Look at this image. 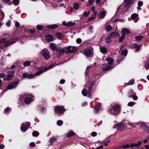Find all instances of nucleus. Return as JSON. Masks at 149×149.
I'll use <instances>...</instances> for the list:
<instances>
[{
  "instance_id": "f257e3e1",
  "label": "nucleus",
  "mask_w": 149,
  "mask_h": 149,
  "mask_svg": "<svg viewBox=\"0 0 149 149\" xmlns=\"http://www.w3.org/2000/svg\"><path fill=\"white\" fill-rule=\"evenodd\" d=\"M77 51V48L74 46H69L68 47H63L62 49L58 48L56 51L59 54L58 57L60 58L62 55L66 52L67 54L70 53H73L76 52Z\"/></svg>"
},
{
  "instance_id": "f03ea898",
  "label": "nucleus",
  "mask_w": 149,
  "mask_h": 149,
  "mask_svg": "<svg viewBox=\"0 0 149 149\" xmlns=\"http://www.w3.org/2000/svg\"><path fill=\"white\" fill-rule=\"evenodd\" d=\"M65 111V108L63 106L57 105L55 107L54 109V113L58 116L60 115L61 114H63V112Z\"/></svg>"
},
{
  "instance_id": "7ed1b4c3",
  "label": "nucleus",
  "mask_w": 149,
  "mask_h": 149,
  "mask_svg": "<svg viewBox=\"0 0 149 149\" xmlns=\"http://www.w3.org/2000/svg\"><path fill=\"white\" fill-rule=\"evenodd\" d=\"M112 109H110V111L112 114L117 115L120 112V107L118 104H115L114 106H111Z\"/></svg>"
},
{
  "instance_id": "20e7f679",
  "label": "nucleus",
  "mask_w": 149,
  "mask_h": 149,
  "mask_svg": "<svg viewBox=\"0 0 149 149\" xmlns=\"http://www.w3.org/2000/svg\"><path fill=\"white\" fill-rule=\"evenodd\" d=\"M18 40V38L17 37H15V38L10 39V40H7L6 43L4 44L5 47H7L9 45L15 43L17 40Z\"/></svg>"
},
{
  "instance_id": "39448f33",
  "label": "nucleus",
  "mask_w": 149,
  "mask_h": 149,
  "mask_svg": "<svg viewBox=\"0 0 149 149\" xmlns=\"http://www.w3.org/2000/svg\"><path fill=\"white\" fill-rule=\"evenodd\" d=\"M30 126V123L29 122L27 123L26 124L23 123L21 126V130L23 132H25Z\"/></svg>"
},
{
  "instance_id": "423d86ee",
  "label": "nucleus",
  "mask_w": 149,
  "mask_h": 149,
  "mask_svg": "<svg viewBox=\"0 0 149 149\" xmlns=\"http://www.w3.org/2000/svg\"><path fill=\"white\" fill-rule=\"evenodd\" d=\"M19 83V82L17 81L12 82L8 86L7 89H11L13 88H15L16 86Z\"/></svg>"
},
{
  "instance_id": "0eeeda50",
  "label": "nucleus",
  "mask_w": 149,
  "mask_h": 149,
  "mask_svg": "<svg viewBox=\"0 0 149 149\" xmlns=\"http://www.w3.org/2000/svg\"><path fill=\"white\" fill-rule=\"evenodd\" d=\"M133 0H124V3H125L126 4L124 6V7L125 8H127V10H128V9L130 7L131 5L133 3Z\"/></svg>"
},
{
  "instance_id": "6e6552de",
  "label": "nucleus",
  "mask_w": 149,
  "mask_h": 149,
  "mask_svg": "<svg viewBox=\"0 0 149 149\" xmlns=\"http://www.w3.org/2000/svg\"><path fill=\"white\" fill-rule=\"evenodd\" d=\"M116 125L117 130L120 131L123 130L125 128L124 124L122 122L117 124Z\"/></svg>"
},
{
  "instance_id": "1a4fd4ad",
  "label": "nucleus",
  "mask_w": 149,
  "mask_h": 149,
  "mask_svg": "<svg viewBox=\"0 0 149 149\" xmlns=\"http://www.w3.org/2000/svg\"><path fill=\"white\" fill-rule=\"evenodd\" d=\"M41 54L42 56L45 60H47L50 57V55L49 54L47 51L45 50H42Z\"/></svg>"
},
{
  "instance_id": "9d476101",
  "label": "nucleus",
  "mask_w": 149,
  "mask_h": 149,
  "mask_svg": "<svg viewBox=\"0 0 149 149\" xmlns=\"http://www.w3.org/2000/svg\"><path fill=\"white\" fill-rule=\"evenodd\" d=\"M15 73V72L14 70L8 71V75L7 76L8 80H10L14 76Z\"/></svg>"
},
{
  "instance_id": "9b49d317",
  "label": "nucleus",
  "mask_w": 149,
  "mask_h": 149,
  "mask_svg": "<svg viewBox=\"0 0 149 149\" xmlns=\"http://www.w3.org/2000/svg\"><path fill=\"white\" fill-rule=\"evenodd\" d=\"M84 53L86 56H90L92 54L91 50L88 48H86L84 50Z\"/></svg>"
},
{
  "instance_id": "f8f14e48",
  "label": "nucleus",
  "mask_w": 149,
  "mask_h": 149,
  "mask_svg": "<svg viewBox=\"0 0 149 149\" xmlns=\"http://www.w3.org/2000/svg\"><path fill=\"white\" fill-rule=\"evenodd\" d=\"M48 69L47 68H43L42 70H39L38 72H36L35 74V76H38L43 72H45Z\"/></svg>"
},
{
  "instance_id": "ddd939ff",
  "label": "nucleus",
  "mask_w": 149,
  "mask_h": 149,
  "mask_svg": "<svg viewBox=\"0 0 149 149\" xmlns=\"http://www.w3.org/2000/svg\"><path fill=\"white\" fill-rule=\"evenodd\" d=\"M77 135V134L75 133L74 132L70 130L67 133L66 135L67 137H70L72 136H74Z\"/></svg>"
},
{
  "instance_id": "4468645a",
  "label": "nucleus",
  "mask_w": 149,
  "mask_h": 149,
  "mask_svg": "<svg viewBox=\"0 0 149 149\" xmlns=\"http://www.w3.org/2000/svg\"><path fill=\"white\" fill-rule=\"evenodd\" d=\"M45 38L46 40L48 41H52L53 37L52 35L49 34L46 36Z\"/></svg>"
},
{
  "instance_id": "2eb2a0df",
  "label": "nucleus",
  "mask_w": 149,
  "mask_h": 149,
  "mask_svg": "<svg viewBox=\"0 0 149 149\" xmlns=\"http://www.w3.org/2000/svg\"><path fill=\"white\" fill-rule=\"evenodd\" d=\"M122 34H123L125 35V36L126 34H129L130 33V31L128 29L126 28H124L123 29L121 32Z\"/></svg>"
},
{
  "instance_id": "dca6fc26",
  "label": "nucleus",
  "mask_w": 149,
  "mask_h": 149,
  "mask_svg": "<svg viewBox=\"0 0 149 149\" xmlns=\"http://www.w3.org/2000/svg\"><path fill=\"white\" fill-rule=\"evenodd\" d=\"M132 47L134 48L135 49L136 51H139L140 49V45H137L136 43H134L132 45Z\"/></svg>"
},
{
  "instance_id": "f3484780",
  "label": "nucleus",
  "mask_w": 149,
  "mask_h": 149,
  "mask_svg": "<svg viewBox=\"0 0 149 149\" xmlns=\"http://www.w3.org/2000/svg\"><path fill=\"white\" fill-rule=\"evenodd\" d=\"M58 27L57 25L55 24H54L48 25L47 26V28L48 29H54Z\"/></svg>"
},
{
  "instance_id": "a211bd4d",
  "label": "nucleus",
  "mask_w": 149,
  "mask_h": 149,
  "mask_svg": "<svg viewBox=\"0 0 149 149\" xmlns=\"http://www.w3.org/2000/svg\"><path fill=\"white\" fill-rule=\"evenodd\" d=\"M50 47L52 48L53 51H56L58 48H57L56 46L54 43H51L50 44Z\"/></svg>"
},
{
  "instance_id": "6ab92c4d",
  "label": "nucleus",
  "mask_w": 149,
  "mask_h": 149,
  "mask_svg": "<svg viewBox=\"0 0 149 149\" xmlns=\"http://www.w3.org/2000/svg\"><path fill=\"white\" fill-rule=\"evenodd\" d=\"M88 98H91V94L92 91V88L91 87H88Z\"/></svg>"
},
{
  "instance_id": "aec40b11",
  "label": "nucleus",
  "mask_w": 149,
  "mask_h": 149,
  "mask_svg": "<svg viewBox=\"0 0 149 149\" xmlns=\"http://www.w3.org/2000/svg\"><path fill=\"white\" fill-rule=\"evenodd\" d=\"M100 51L103 54H106L107 51V49L105 47H100Z\"/></svg>"
},
{
  "instance_id": "412c9836",
  "label": "nucleus",
  "mask_w": 149,
  "mask_h": 149,
  "mask_svg": "<svg viewBox=\"0 0 149 149\" xmlns=\"http://www.w3.org/2000/svg\"><path fill=\"white\" fill-rule=\"evenodd\" d=\"M6 38H3L0 39V48H2L3 47L1 46V43H4V44L5 43H6L7 41Z\"/></svg>"
},
{
  "instance_id": "4be33fe9",
  "label": "nucleus",
  "mask_w": 149,
  "mask_h": 149,
  "mask_svg": "<svg viewBox=\"0 0 149 149\" xmlns=\"http://www.w3.org/2000/svg\"><path fill=\"white\" fill-rule=\"evenodd\" d=\"M135 93L134 92V91L130 89L128 92L127 96L129 97H132V95L133 94Z\"/></svg>"
},
{
  "instance_id": "5701e85b",
  "label": "nucleus",
  "mask_w": 149,
  "mask_h": 149,
  "mask_svg": "<svg viewBox=\"0 0 149 149\" xmlns=\"http://www.w3.org/2000/svg\"><path fill=\"white\" fill-rule=\"evenodd\" d=\"M106 11H102L101 13L99 15L100 17V19L104 18L106 15Z\"/></svg>"
},
{
  "instance_id": "b1692460",
  "label": "nucleus",
  "mask_w": 149,
  "mask_h": 149,
  "mask_svg": "<svg viewBox=\"0 0 149 149\" xmlns=\"http://www.w3.org/2000/svg\"><path fill=\"white\" fill-rule=\"evenodd\" d=\"M119 33L117 32H113L111 33V37L114 38L116 37H118L119 36Z\"/></svg>"
},
{
  "instance_id": "393cba45",
  "label": "nucleus",
  "mask_w": 149,
  "mask_h": 149,
  "mask_svg": "<svg viewBox=\"0 0 149 149\" xmlns=\"http://www.w3.org/2000/svg\"><path fill=\"white\" fill-rule=\"evenodd\" d=\"M55 36L58 39L61 40L62 38V35L60 33L57 32L55 34Z\"/></svg>"
},
{
  "instance_id": "a878e982",
  "label": "nucleus",
  "mask_w": 149,
  "mask_h": 149,
  "mask_svg": "<svg viewBox=\"0 0 149 149\" xmlns=\"http://www.w3.org/2000/svg\"><path fill=\"white\" fill-rule=\"evenodd\" d=\"M31 98L30 97H26L24 100V102L26 104H29L31 102Z\"/></svg>"
},
{
  "instance_id": "bb28decb",
  "label": "nucleus",
  "mask_w": 149,
  "mask_h": 149,
  "mask_svg": "<svg viewBox=\"0 0 149 149\" xmlns=\"http://www.w3.org/2000/svg\"><path fill=\"white\" fill-rule=\"evenodd\" d=\"M112 67L110 66H108L106 67H103L102 70L103 71H107L112 68Z\"/></svg>"
},
{
  "instance_id": "cd10ccee",
  "label": "nucleus",
  "mask_w": 149,
  "mask_h": 149,
  "mask_svg": "<svg viewBox=\"0 0 149 149\" xmlns=\"http://www.w3.org/2000/svg\"><path fill=\"white\" fill-rule=\"evenodd\" d=\"M79 7V5L77 3H75L73 4V8L76 10H78Z\"/></svg>"
},
{
  "instance_id": "c85d7f7f",
  "label": "nucleus",
  "mask_w": 149,
  "mask_h": 149,
  "mask_svg": "<svg viewBox=\"0 0 149 149\" xmlns=\"http://www.w3.org/2000/svg\"><path fill=\"white\" fill-rule=\"evenodd\" d=\"M106 60L107 61L108 63L109 64H111L113 62V59L109 57H107L106 59Z\"/></svg>"
},
{
  "instance_id": "c756f323",
  "label": "nucleus",
  "mask_w": 149,
  "mask_h": 149,
  "mask_svg": "<svg viewBox=\"0 0 149 149\" xmlns=\"http://www.w3.org/2000/svg\"><path fill=\"white\" fill-rule=\"evenodd\" d=\"M127 52L128 51L126 49L122 50L121 52L122 55L124 56H126L127 55Z\"/></svg>"
},
{
  "instance_id": "7c9ffc66",
  "label": "nucleus",
  "mask_w": 149,
  "mask_h": 149,
  "mask_svg": "<svg viewBox=\"0 0 149 149\" xmlns=\"http://www.w3.org/2000/svg\"><path fill=\"white\" fill-rule=\"evenodd\" d=\"M88 87H91V88H92L94 85V81L91 80H90L88 82Z\"/></svg>"
},
{
  "instance_id": "2f4dec72",
  "label": "nucleus",
  "mask_w": 149,
  "mask_h": 149,
  "mask_svg": "<svg viewBox=\"0 0 149 149\" xmlns=\"http://www.w3.org/2000/svg\"><path fill=\"white\" fill-rule=\"evenodd\" d=\"M82 94L84 96H86L88 94V91L87 90L85 89H83L82 91Z\"/></svg>"
},
{
  "instance_id": "473e14b6",
  "label": "nucleus",
  "mask_w": 149,
  "mask_h": 149,
  "mask_svg": "<svg viewBox=\"0 0 149 149\" xmlns=\"http://www.w3.org/2000/svg\"><path fill=\"white\" fill-rule=\"evenodd\" d=\"M143 38V37L141 36H136L135 37V40L136 41H139Z\"/></svg>"
},
{
  "instance_id": "72a5a7b5",
  "label": "nucleus",
  "mask_w": 149,
  "mask_h": 149,
  "mask_svg": "<svg viewBox=\"0 0 149 149\" xmlns=\"http://www.w3.org/2000/svg\"><path fill=\"white\" fill-rule=\"evenodd\" d=\"M94 0H89L88 2V4H86V6L87 7L90 6L93 3Z\"/></svg>"
},
{
  "instance_id": "f704fd0d",
  "label": "nucleus",
  "mask_w": 149,
  "mask_h": 149,
  "mask_svg": "<svg viewBox=\"0 0 149 149\" xmlns=\"http://www.w3.org/2000/svg\"><path fill=\"white\" fill-rule=\"evenodd\" d=\"M138 16V14L134 13L132 15H131V18L132 19H134L136 18Z\"/></svg>"
},
{
  "instance_id": "c9c22d12",
  "label": "nucleus",
  "mask_w": 149,
  "mask_h": 149,
  "mask_svg": "<svg viewBox=\"0 0 149 149\" xmlns=\"http://www.w3.org/2000/svg\"><path fill=\"white\" fill-rule=\"evenodd\" d=\"M125 35L123 34L122 36L120 37L119 39V42H122L125 39Z\"/></svg>"
},
{
  "instance_id": "e433bc0d",
  "label": "nucleus",
  "mask_w": 149,
  "mask_h": 149,
  "mask_svg": "<svg viewBox=\"0 0 149 149\" xmlns=\"http://www.w3.org/2000/svg\"><path fill=\"white\" fill-rule=\"evenodd\" d=\"M106 29L107 32H109L112 29V26L110 25H109L106 26Z\"/></svg>"
},
{
  "instance_id": "4c0bfd02",
  "label": "nucleus",
  "mask_w": 149,
  "mask_h": 149,
  "mask_svg": "<svg viewBox=\"0 0 149 149\" xmlns=\"http://www.w3.org/2000/svg\"><path fill=\"white\" fill-rule=\"evenodd\" d=\"M31 64V62L29 61H26L23 63V65L25 67Z\"/></svg>"
},
{
  "instance_id": "58836bf2",
  "label": "nucleus",
  "mask_w": 149,
  "mask_h": 149,
  "mask_svg": "<svg viewBox=\"0 0 149 149\" xmlns=\"http://www.w3.org/2000/svg\"><path fill=\"white\" fill-rule=\"evenodd\" d=\"M39 134V133L37 131H34L32 132V135L33 136L37 137Z\"/></svg>"
},
{
  "instance_id": "ea45409f",
  "label": "nucleus",
  "mask_w": 149,
  "mask_h": 149,
  "mask_svg": "<svg viewBox=\"0 0 149 149\" xmlns=\"http://www.w3.org/2000/svg\"><path fill=\"white\" fill-rule=\"evenodd\" d=\"M76 24L75 22H68V26H72L75 25Z\"/></svg>"
},
{
  "instance_id": "a19ab883",
  "label": "nucleus",
  "mask_w": 149,
  "mask_h": 149,
  "mask_svg": "<svg viewBox=\"0 0 149 149\" xmlns=\"http://www.w3.org/2000/svg\"><path fill=\"white\" fill-rule=\"evenodd\" d=\"M142 143V142L139 141L137 143H135V147L137 148H139Z\"/></svg>"
},
{
  "instance_id": "79ce46f5",
  "label": "nucleus",
  "mask_w": 149,
  "mask_h": 149,
  "mask_svg": "<svg viewBox=\"0 0 149 149\" xmlns=\"http://www.w3.org/2000/svg\"><path fill=\"white\" fill-rule=\"evenodd\" d=\"M56 140V138L54 137H53L52 138L50 139H49V142L50 143V144L53 143L54 141Z\"/></svg>"
},
{
  "instance_id": "37998d69",
  "label": "nucleus",
  "mask_w": 149,
  "mask_h": 149,
  "mask_svg": "<svg viewBox=\"0 0 149 149\" xmlns=\"http://www.w3.org/2000/svg\"><path fill=\"white\" fill-rule=\"evenodd\" d=\"M2 1L6 3H8V4L9 5H10L12 4V2H10V0H2Z\"/></svg>"
},
{
  "instance_id": "c03bdc74",
  "label": "nucleus",
  "mask_w": 149,
  "mask_h": 149,
  "mask_svg": "<svg viewBox=\"0 0 149 149\" xmlns=\"http://www.w3.org/2000/svg\"><path fill=\"white\" fill-rule=\"evenodd\" d=\"M63 123V121L61 120H59L57 121V124L59 126H61Z\"/></svg>"
},
{
  "instance_id": "a18cd8bd",
  "label": "nucleus",
  "mask_w": 149,
  "mask_h": 149,
  "mask_svg": "<svg viewBox=\"0 0 149 149\" xmlns=\"http://www.w3.org/2000/svg\"><path fill=\"white\" fill-rule=\"evenodd\" d=\"M118 21L120 22H125V19H115L114 21V22H117Z\"/></svg>"
},
{
  "instance_id": "49530a36",
  "label": "nucleus",
  "mask_w": 149,
  "mask_h": 149,
  "mask_svg": "<svg viewBox=\"0 0 149 149\" xmlns=\"http://www.w3.org/2000/svg\"><path fill=\"white\" fill-rule=\"evenodd\" d=\"M105 40L106 42L107 43L111 42V37L110 36H108L106 38H105Z\"/></svg>"
},
{
  "instance_id": "de8ad7c7",
  "label": "nucleus",
  "mask_w": 149,
  "mask_h": 149,
  "mask_svg": "<svg viewBox=\"0 0 149 149\" xmlns=\"http://www.w3.org/2000/svg\"><path fill=\"white\" fill-rule=\"evenodd\" d=\"M13 4L15 6L17 5L19 2V0H13Z\"/></svg>"
},
{
  "instance_id": "09e8293b",
  "label": "nucleus",
  "mask_w": 149,
  "mask_h": 149,
  "mask_svg": "<svg viewBox=\"0 0 149 149\" xmlns=\"http://www.w3.org/2000/svg\"><path fill=\"white\" fill-rule=\"evenodd\" d=\"M43 26L42 25H38L37 26L36 29L38 30H41L43 28Z\"/></svg>"
},
{
  "instance_id": "8fccbe9b",
  "label": "nucleus",
  "mask_w": 149,
  "mask_h": 149,
  "mask_svg": "<svg viewBox=\"0 0 149 149\" xmlns=\"http://www.w3.org/2000/svg\"><path fill=\"white\" fill-rule=\"evenodd\" d=\"M121 6H120L117 8V11L115 13V15H118V12L120 11V12H121V11L122 10L121 9Z\"/></svg>"
},
{
  "instance_id": "3c124183",
  "label": "nucleus",
  "mask_w": 149,
  "mask_h": 149,
  "mask_svg": "<svg viewBox=\"0 0 149 149\" xmlns=\"http://www.w3.org/2000/svg\"><path fill=\"white\" fill-rule=\"evenodd\" d=\"M122 147L123 148L126 149L129 148L130 147V146L129 144L127 143L125 145L122 146Z\"/></svg>"
},
{
  "instance_id": "603ef678",
  "label": "nucleus",
  "mask_w": 149,
  "mask_h": 149,
  "mask_svg": "<svg viewBox=\"0 0 149 149\" xmlns=\"http://www.w3.org/2000/svg\"><path fill=\"white\" fill-rule=\"evenodd\" d=\"M35 77L34 74H29L28 75V78L29 79H31L34 78Z\"/></svg>"
},
{
  "instance_id": "864d4df0",
  "label": "nucleus",
  "mask_w": 149,
  "mask_h": 149,
  "mask_svg": "<svg viewBox=\"0 0 149 149\" xmlns=\"http://www.w3.org/2000/svg\"><path fill=\"white\" fill-rule=\"evenodd\" d=\"M146 126L147 125H146L144 123H142L140 125V127L141 128L144 129Z\"/></svg>"
},
{
  "instance_id": "5fc2aeb1",
  "label": "nucleus",
  "mask_w": 149,
  "mask_h": 149,
  "mask_svg": "<svg viewBox=\"0 0 149 149\" xmlns=\"http://www.w3.org/2000/svg\"><path fill=\"white\" fill-rule=\"evenodd\" d=\"M144 131L147 133H149V127L147 125L146 127L144 129Z\"/></svg>"
},
{
  "instance_id": "6e6d98bb",
  "label": "nucleus",
  "mask_w": 149,
  "mask_h": 149,
  "mask_svg": "<svg viewBox=\"0 0 149 149\" xmlns=\"http://www.w3.org/2000/svg\"><path fill=\"white\" fill-rule=\"evenodd\" d=\"M135 104V103L133 102H129L127 105L131 107L134 105Z\"/></svg>"
},
{
  "instance_id": "4d7b16f0",
  "label": "nucleus",
  "mask_w": 149,
  "mask_h": 149,
  "mask_svg": "<svg viewBox=\"0 0 149 149\" xmlns=\"http://www.w3.org/2000/svg\"><path fill=\"white\" fill-rule=\"evenodd\" d=\"M90 13V11L86 12V11L83 13V15L86 17L88 16V15Z\"/></svg>"
},
{
  "instance_id": "13d9d810",
  "label": "nucleus",
  "mask_w": 149,
  "mask_h": 149,
  "mask_svg": "<svg viewBox=\"0 0 149 149\" xmlns=\"http://www.w3.org/2000/svg\"><path fill=\"white\" fill-rule=\"evenodd\" d=\"M145 68L147 70L149 69V61L148 63H146L145 64Z\"/></svg>"
},
{
  "instance_id": "bf43d9fd",
  "label": "nucleus",
  "mask_w": 149,
  "mask_h": 149,
  "mask_svg": "<svg viewBox=\"0 0 149 149\" xmlns=\"http://www.w3.org/2000/svg\"><path fill=\"white\" fill-rule=\"evenodd\" d=\"M134 80L132 79L130 80L128 84L129 85H132L134 84Z\"/></svg>"
},
{
  "instance_id": "052dcab7",
  "label": "nucleus",
  "mask_w": 149,
  "mask_h": 149,
  "mask_svg": "<svg viewBox=\"0 0 149 149\" xmlns=\"http://www.w3.org/2000/svg\"><path fill=\"white\" fill-rule=\"evenodd\" d=\"M76 42L78 44H80L81 43L82 40L80 38H78L76 39Z\"/></svg>"
},
{
  "instance_id": "680f3d73",
  "label": "nucleus",
  "mask_w": 149,
  "mask_h": 149,
  "mask_svg": "<svg viewBox=\"0 0 149 149\" xmlns=\"http://www.w3.org/2000/svg\"><path fill=\"white\" fill-rule=\"evenodd\" d=\"M143 2L141 1H139L138 2V6L139 7H141L143 5Z\"/></svg>"
},
{
  "instance_id": "e2e57ef3",
  "label": "nucleus",
  "mask_w": 149,
  "mask_h": 149,
  "mask_svg": "<svg viewBox=\"0 0 149 149\" xmlns=\"http://www.w3.org/2000/svg\"><path fill=\"white\" fill-rule=\"evenodd\" d=\"M11 21L10 20H8L6 23V26L8 27H9L10 26Z\"/></svg>"
},
{
  "instance_id": "0e129e2a",
  "label": "nucleus",
  "mask_w": 149,
  "mask_h": 149,
  "mask_svg": "<svg viewBox=\"0 0 149 149\" xmlns=\"http://www.w3.org/2000/svg\"><path fill=\"white\" fill-rule=\"evenodd\" d=\"M95 18L94 17V16H93L92 17H91L90 18H88V20L87 21V22H88L89 21H90L91 20H93L95 19Z\"/></svg>"
},
{
  "instance_id": "69168bd1",
  "label": "nucleus",
  "mask_w": 149,
  "mask_h": 149,
  "mask_svg": "<svg viewBox=\"0 0 149 149\" xmlns=\"http://www.w3.org/2000/svg\"><path fill=\"white\" fill-rule=\"evenodd\" d=\"M36 145L35 143L33 142H31L30 143V146L31 147H34Z\"/></svg>"
},
{
  "instance_id": "338daca9",
  "label": "nucleus",
  "mask_w": 149,
  "mask_h": 149,
  "mask_svg": "<svg viewBox=\"0 0 149 149\" xmlns=\"http://www.w3.org/2000/svg\"><path fill=\"white\" fill-rule=\"evenodd\" d=\"M10 109V108L8 107L6 108L4 110V113H8Z\"/></svg>"
},
{
  "instance_id": "774afa93",
  "label": "nucleus",
  "mask_w": 149,
  "mask_h": 149,
  "mask_svg": "<svg viewBox=\"0 0 149 149\" xmlns=\"http://www.w3.org/2000/svg\"><path fill=\"white\" fill-rule=\"evenodd\" d=\"M97 133L95 132H93L91 133V135L92 136H97Z\"/></svg>"
}]
</instances>
